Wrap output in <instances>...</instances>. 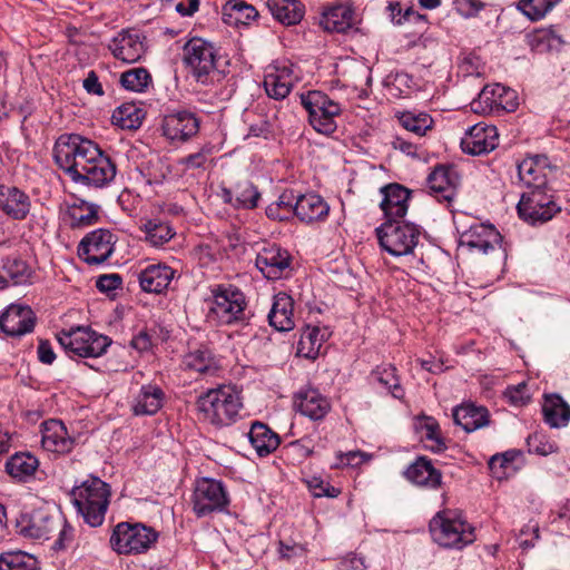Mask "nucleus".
<instances>
[{"instance_id": "338daca9", "label": "nucleus", "mask_w": 570, "mask_h": 570, "mask_svg": "<svg viewBox=\"0 0 570 570\" xmlns=\"http://www.w3.org/2000/svg\"><path fill=\"white\" fill-rule=\"evenodd\" d=\"M83 88L88 94L102 96L104 89L99 82V78L95 71H89L86 79L83 80Z\"/></svg>"}, {"instance_id": "0eeeda50", "label": "nucleus", "mask_w": 570, "mask_h": 570, "mask_svg": "<svg viewBox=\"0 0 570 570\" xmlns=\"http://www.w3.org/2000/svg\"><path fill=\"white\" fill-rule=\"evenodd\" d=\"M61 347L70 357H99L106 353L111 340L92 331L90 327L78 326L57 334Z\"/></svg>"}, {"instance_id": "f3484780", "label": "nucleus", "mask_w": 570, "mask_h": 570, "mask_svg": "<svg viewBox=\"0 0 570 570\" xmlns=\"http://www.w3.org/2000/svg\"><path fill=\"white\" fill-rule=\"evenodd\" d=\"M145 36L141 32L127 29L118 32L108 43L112 56L122 62L135 63L146 52Z\"/></svg>"}, {"instance_id": "b1692460", "label": "nucleus", "mask_w": 570, "mask_h": 570, "mask_svg": "<svg viewBox=\"0 0 570 570\" xmlns=\"http://www.w3.org/2000/svg\"><path fill=\"white\" fill-rule=\"evenodd\" d=\"M502 237L492 225L476 224L461 236L460 245L471 253L489 254L500 246Z\"/></svg>"}, {"instance_id": "2eb2a0df", "label": "nucleus", "mask_w": 570, "mask_h": 570, "mask_svg": "<svg viewBox=\"0 0 570 570\" xmlns=\"http://www.w3.org/2000/svg\"><path fill=\"white\" fill-rule=\"evenodd\" d=\"M161 130L164 137L171 142H184L197 135L199 119L189 110H173L164 116Z\"/></svg>"}, {"instance_id": "0e129e2a", "label": "nucleus", "mask_w": 570, "mask_h": 570, "mask_svg": "<svg viewBox=\"0 0 570 570\" xmlns=\"http://www.w3.org/2000/svg\"><path fill=\"white\" fill-rule=\"evenodd\" d=\"M365 563L363 558L356 554H347L342 558L337 563L336 570H365Z\"/></svg>"}, {"instance_id": "603ef678", "label": "nucleus", "mask_w": 570, "mask_h": 570, "mask_svg": "<svg viewBox=\"0 0 570 570\" xmlns=\"http://www.w3.org/2000/svg\"><path fill=\"white\" fill-rule=\"evenodd\" d=\"M296 197L292 191H284L278 199L266 207V215L274 220H286L294 215Z\"/></svg>"}, {"instance_id": "1a4fd4ad", "label": "nucleus", "mask_w": 570, "mask_h": 570, "mask_svg": "<svg viewBox=\"0 0 570 570\" xmlns=\"http://www.w3.org/2000/svg\"><path fill=\"white\" fill-rule=\"evenodd\" d=\"M229 504V494L222 481L213 478H202L195 481L191 507L197 518L226 512Z\"/></svg>"}, {"instance_id": "e2e57ef3", "label": "nucleus", "mask_w": 570, "mask_h": 570, "mask_svg": "<svg viewBox=\"0 0 570 570\" xmlns=\"http://www.w3.org/2000/svg\"><path fill=\"white\" fill-rule=\"evenodd\" d=\"M391 145H392L393 149L399 150L406 156H410L413 158L419 157L417 145L413 141L407 140L406 138H404L402 136H395L392 139Z\"/></svg>"}, {"instance_id": "f704fd0d", "label": "nucleus", "mask_w": 570, "mask_h": 570, "mask_svg": "<svg viewBox=\"0 0 570 570\" xmlns=\"http://www.w3.org/2000/svg\"><path fill=\"white\" fill-rule=\"evenodd\" d=\"M453 420L465 432H473L489 424V411L472 403L462 404L453 410Z\"/></svg>"}, {"instance_id": "6e6552de", "label": "nucleus", "mask_w": 570, "mask_h": 570, "mask_svg": "<svg viewBox=\"0 0 570 570\" xmlns=\"http://www.w3.org/2000/svg\"><path fill=\"white\" fill-rule=\"evenodd\" d=\"M375 232L381 247L395 257L412 254L421 235L417 225L400 219L386 220Z\"/></svg>"}, {"instance_id": "dca6fc26", "label": "nucleus", "mask_w": 570, "mask_h": 570, "mask_svg": "<svg viewBox=\"0 0 570 570\" xmlns=\"http://www.w3.org/2000/svg\"><path fill=\"white\" fill-rule=\"evenodd\" d=\"M519 180L528 189H547L553 167L544 155H534L522 159L518 166Z\"/></svg>"}, {"instance_id": "a18cd8bd", "label": "nucleus", "mask_w": 570, "mask_h": 570, "mask_svg": "<svg viewBox=\"0 0 570 570\" xmlns=\"http://www.w3.org/2000/svg\"><path fill=\"white\" fill-rule=\"evenodd\" d=\"M4 277H9L14 285L27 283L32 274L30 266L18 255H9L1 259Z\"/></svg>"}, {"instance_id": "f8f14e48", "label": "nucleus", "mask_w": 570, "mask_h": 570, "mask_svg": "<svg viewBox=\"0 0 570 570\" xmlns=\"http://www.w3.org/2000/svg\"><path fill=\"white\" fill-rule=\"evenodd\" d=\"M519 217L530 225H541L552 219L561 207L547 189H529L521 195L517 206Z\"/></svg>"}, {"instance_id": "72a5a7b5", "label": "nucleus", "mask_w": 570, "mask_h": 570, "mask_svg": "<svg viewBox=\"0 0 570 570\" xmlns=\"http://www.w3.org/2000/svg\"><path fill=\"white\" fill-rule=\"evenodd\" d=\"M100 207L83 199H76L67 206L66 219L71 228H83L95 225L99 219Z\"/></svg>"}, {"instance_id": "423d86ee", "label": "nucleus", "mask_w": 570, "mask_h": 570, "mask_svg": "<svg viewBox=\"0 0 570 570\" xmlns=\"http://www.w3.org/2000/svg\"><path fill=\"white\" fill-rule=\"evenodd\" d=\"M213 301L209 317L219 325L243 323L247 318V302L244 293L234 285L219 284L212 289Z\"/></svg>"}, {"instance_id": "a211bd4d", "label": "nucleus", "mask_w": 570, "mask_h": 570, "mask_svg": "<svg viewBox=\"0 0 570 570\" xmlns=\"http://www.w3.org/2000/svg\"><path fill=\"white\" fill-rule=\"evenodd\" d=\"M294 407L301 415L313 422H320L331 412L332 403L318 389L306 386L295 393Z\"/></svg>"}, {"instance_id": "393cba45", "label": "nucleus", "mask_w": 570, "mask_h": 570, "mask_svg": "<svg viewBox=\"0 0 570 570\" xmlns=\"http://www.w3.org/2000/svg\"><path fill=\"white\" fill-rule=\"evenodd\" d=\"M296 80L293 66L282 63L268 68L263 85L269 98L283 100L289 95Z\"/></svg>"}, {"instance_id": "5701e85b", "label": "nucleus", "mask_w": 570, "mask_h": 570, "mask_svg": "<svg viewBox=\"0 0 570 570\" xmlns=\"http://www.w3.org/2000/svg\"><path fill=\"white\" fill-rule=\"evenodd\" d=\"M62 525L60 515H50L46 511L38 510L30 515L22 517L18 522L19 532L24 537L37 540H48L51 534Z\"/></svg>"}, {"instance_id": "9b49d317", "label": "nucleus", "mask_w": 570, "mask_h": 570, "mask_svg": "<svg viewBox=\"0 0 570 570\" xmlns=\"http://www.w3.org/2000/svg\"><path fill=\"white\" fill-rule=\"evenodd\" d=\"M158 533L141 523H118L110 537V544L121 554L141 553L156 542Z\"/></svg>"}, {"instance_id": "864d4df0", "label": "nucleus", "mask_w": 570, "mask_h": 570, "mask_svg": "<svg viewBox=\"0 0 570 570\" xmlns=\"http://www.w3.org/2000/svg\"><path fill=\"white\" fill-rule=\"evenodd\" d=\"M560 0H520L518 8L532 21L543 19Z\"/></svg>"}, {"instance_id": "7ed1b4c3", "label": "nucleus", "mask_w": 570, "mask_h": 570, "mask_svg": "<svg viewBox=\"0 0 570 570\" xmlns=\"http://www.w3.org/2000/svg\"><path fill=\"white\" fill-rule=\"evenodd\" d=\"M73 504L90 527H99L109 504V485L97 476H90L71 491Z\"/></svg>"}, {"instance_id": "79ce46f5", "label": "nucleus", "mask_w": 570, "mask_h": 570, "mask_svg": "<svg viewBox=\"0 0 570 570\" xmlns=\"http://www.w3.org/2000/svg\"><path fill=\"white\" fill-rule=\"evenodd\" d=\"M39 462L30 453H16L6 462V471L12 478L24 481L33 475Z\"/></svg>"}, {"instance_id": "6ab92c4d", "label": "nucleus", "mask_w": 570, "mask_h": 570, "mask_svg": "<svg viewBox=\"0 0 570 570\" xmlns=\"http://www.w3.org/2000/svg\"><path fill=\"white\" fill-rule=\"evenodd\" d=\"M35 325L36 315L28 305L11 304L0 314V328L11 337L31 333Z\"/></svg>"}, {"instance_id": "13d9d810", "label": "nucleus", "mask_w": 570, "mask_h": 570, "mask_svg": "<svg viewBox=\"0 0 570 570\" xmlns=\"http://www.w3.org/2000/svg\"><path fill=\"white\" fill-rule=\"evenodd\" d=\"M307 488L315 498H337L341 490L324 481L321 476H311L306 481Z\"/></svg>"}, {"instance_id": "052dcab7", "label": "nucleus", "mask_w": 570, "mask_h": 570, "mask_svg": "<svg viewBox=\"0 0 570 570\" xmlns=\"http://www.w3.org/2000/svg\"><path fill=\"white\" fill-rule=\"evenodd\" d=\"M505 396L513 405H523L530 400L528 385L522 382L518 385L509 386L505 391Z\"/></svg>"}, {"instance_id": "680f3d73", "label": "nucleus", "mask_w": 570, "mask_h": 570, "mask_svg": "<svg viewBox=\"0 0 570 570\" xmlns=\"http://www.w3.org/2000/svg\"><path fill=\"white\" fill-rule=\"evenodd\" d=\"M122 284V278L119 274H104L100 275L96 281V287L101 293H110L119 288Z\"/></svg>"}, {"instance_id": "2f4dec72", "label": "nucleus", "mask_w": 570, "mask_h": 570, "mask_svg": "<svg viewBox=\"0 0 570 570\" xmlns=\"http://www.w3.org/2000/svg\"><path fill=\"white\" fill-rule=\"evenodd\" d=\"M404 475L413 484L429 489H438L442 482V473L425 456H419L410 464Z\"/></svg>"}, {"instance_id": "09e8293b", "label": "nucleus", "mask_w": 570, "mask_h": 570, "mask_svg": "<svg viewBox=\"0 0 570 570\" xmlns=\"http://www.w3.org/2000/svg\"><path fill=\"white\" fill-rule=\"evenodd\" d=\"M145 112L134 104H124L112 112V121L122 129H137L142 124Z\"/></svg>"}, {"instance_id": "aec40b11", "label": "nucleus", "mask_w": 570, "mask_h": 570, "mask_svg": "<svg viewBox=\"0 0 570 570\" xmlns=\"http://www.w3.org/2000/svg\"><path fill=\"white\" fill-rule=\"evenodd\" d=\"M255 264L267 279L276 281L288 272L291 255L277 244H268L257 253Z\"/></svg>"}, {"instance_id": "7c9ffc66", "label": "nucleus", "mask_w": 570, "mask_h": 570, "mask_svg": "<svg viewBox=\"0 0 570 570\" xmlns=\"http://www.w3.org/2000/svg\"><path fill=\"white\" fill-rule=\"evenodd\" d=\"M174 276L175 271L170 266L153 264L138 274V281L144 292L159 294L167 289Z\"/></svg>"}, {"instance_id": "49530a36", "label": "nucleus", "mask_w": 570, "mask_h": 570, "mask_svg": "<svg viewBox=\"0 0 570 570\" xmlns=\"http://www.w3.org/2000/svg\"><path fill=\"white\" fill-rule=\"evenodd\" d=\"M224 14L229 23L248 24L250 20L258 17L256 8L245 0H229L224 7Z\"/></svg>"}, {"instance_id": "412c9836", "label": "nucleus", "mask_w": 570, "mask_h": 570, "mask_svg": "<svg viewBox=\"0 0 570 570\" xmlns=\"http://www.w3.org/2000/svg\"><path fill=\"white\" fill-rule=\"evenodd\" d=\"M459 183L460 178L456 169L446 165L435 166L426 178L429 193L439 202L450 203L453 200Z\"/></svg>"}, {"instance_id": "bf43d9fd", "label": "nucleus", "mask_w": 570, "mask_h": 570, "mask_svg": "<svg viewBox=\"0 0 570 570\" xmlns=\"http://www.w3.org/2000/svg\"><path fill=\"white\" fill-rule=\"evenodd\" d=\"M210 153L212 147L204 146L197 153L183 157L178 163L179 165L184 166L186 170L203 168L207 163Z\"/></svg>"}, {"instance_id": "37998d69", "label": "nucleus", "mask_w": 570, "mask_h": 570, "mask_svg": "<svg viewBox=\"0 0 570 570\" xmlns=\"http://www.w3.org/2000/svg\"><path fill=\"white\" fill-rule=\"evenodd\" d=\"M141 230L145 233V239L154 247H160L168 243L174 236L175 230L173 227L159 219H149L147 220Z\"/></svg>"}, {"instance_id": "f03ea898", "label": "nucleus", "mask_w": 570, "mask_h": 570, "mask_svg": "<svg viewBox=\"0 0 570 570\" xmlns=\"http://www.w3.org/2000/svg\"><path fill=\"white\" fill-rule=\"evenodd\" d=\"M243 401L235 385L222 384L202 393L196 400L198 416L216 428L230 426L240 419Z\"/></svg>"}, {"instance_id": "20e7f679", "label": "nucleus", "mask_w": 570, "mask_h": 570, "mask_svg": "<svg viewBox=\"0 0 570 570\" xmlns=\"http://www.w3.org/2000/svg\"><path fill=\"white\" fill-rule=\"evenodd\" d=\"M183 61L193 78L203 86L214 83L217 70L218 49L206 39L194 37L183 47Z\"/></svg>"}, {"instance_id": "a19ab883", "label": "nucleus", "mask_w": 570, "mask_h": 570, "mask_svg": "<svg viewBox=\"0 0 570 570\" xmlns=\"http://www.w3.org/2000/svg\"><path fill=\"white\" fill-rule=\"evenodd\" d=\"M542 412L551 428L566 426L570 420V406L558 394L546 395Z\"/></svg>"}, {"instance_id": "4c0bfd02", "label": "nucleus", "mask_w": 570, "mask_h": 570, "mask_svg": "<svg viewBox=\"0 0 570 570\" xmlns=\"http://www.w3.org/2000/svg\"><path fill=\"white\" fill-rule=\"evenodd\" d=\"M224 200L236 208L253 209L257 207L261 194L249 180L239 181L234 189L223 190Z\"/></svg>"}, {"instance_id": "4be33fe9", "label": "nucleus", "mask_w": 570, "mask_h": 570, "mask_svg": "<svg viewBox=\"0 0 570 570\" xmlns=\"http://www.w3.org/2000/svg\"><path fill=\"white\" fill-rule=\"evenodd\" d=\"M499 144V135L494 126L476 124L470 127L461 139L463 153L479 156L495 149Z\"/></svg>"}, {"instance_id": "c03bdc74", "label": "nucleus", "mask_w": 570, "mask_h": 570, "mask_svg": "<svg viewBox=\"0 0 570 570\" xmlns=\"http://www.w3.org/2000/svg\"><path fill=\"white\" fill-rule=\"evenodd\" d=\"M372 380L390 392L395 399L403 396V389L396 375V368L392 364L376 366L371 373Z\"/></svg>"}, {"instance_id": "4d7b16f0", "label": "nucleus", "mask_w": 570, "mask_h": 570, "mask_svg": "<svg viewBox=\"0 0 570 570\" xmlns=\"http://www.w3.org/2000/svg\"><path fill=\"white\" fill-rule=\"evenodd\" d=\"M529 452L539 455H549L557 452V444L551 441L544 433L534 432L527 438Z\"/></svg>"}, {"instance_id": "58836bf2", "label": "nucleus", "mask_w": 570, "mask_h": 570, "mask_svg": "<svg viewBox=\"0 0 570 570\" xmlns=\"http://www.w3.org/2000/svg\"><path fill=\"white\" fill-rule=\"evenodd\" d=\"M248 439L259 456H267L279 445V436L266 424L254 422L248 432Z\"/></svg>"}, {"instance_id": "69168bd1", "label": "nucleus", "mask_w": 570, "mask_h": 570, "mask_svg": "<svg viewBox=\"0 0 570 570\" xmlns=\"http://www.w3.org/2000/svg\"><path fill=\"white\" fill-rule=\"evenodd\" d=\"M38 358L43 364H52L56 360V354L52 350L51 344L46 340H40L37 348Z\"/></svg>"}, {"instance_id": "39448f33", "label": "nucleus", "mask_w": 570, "mask_h": 570, "mask_svg": "<svg viewBox=\"0 0 570 570\" xmlns=\"http://www.w3.org/2000/svg\"><path fill=\"white\" fill-rule=\"evenodd\" d=\"M430 532L433 540L444 548L460 550L475 540L474 528L451 510L436 513L430 521Z\"/></svg>"}, {"instance_id": "a878e982", "label": "nucleus", "mask_w": 570, "mask_h": 570, "mask_svg": "<svg viewBox=\"0 0 570 570\" xmlns=\"http://www.w3.org/2000/svg\"><path fill=\"white\" fill-rule=\"evenodd\" d=\"M383 196L380 208L383 210L386 220L403 218L409 209L411 190L400 184H389L381 188Z\"/></svg>"}, {"instance_id": "5fc2aeb1", "label": "nucleus", "mask_w": 570, "mask_h": 570, "mask_svg": "<svg viewBox=\"0 0 570 570\" xmlns=\"http://www.w3.org/2000/svg\"><path fill=\"white\" fill-rule=\"evenodd\" d=\"M417 429L422 438L433 442V444L430 446L432 451L441 452L445 449L444 441L440 434V426L433 417L423 416L420 419Z\"/></svg>"}, {"instance_id": "473e14b6", "label": "nucleus", "mask_w": 570, "mask_h": 570, "mask_svg": "<svg viewBox=\"0 0 570 570\" xmlns=\"http://www.w3.org/2000/svg\"><path fill=\"white\" fill-rule=\"evenodd\" d=\"M165 393L156 384L142 385L134 396L131 411L135 415H154L163 406Z\"/></svg>"}, {"instance_id": "bb28decb", "label": "nucleus", "mask_w": 570, "mask_h": 570, "mask_svg": "<svg viewBox=\"0 0 570 570\" xmlns=\"http://www.w3.org/2000/svg\"><path fill=\"white\" fill-rule=\"evenodd\" d=\"M41 444L46 451L65 454L72 450L75 440L60 420H48L41 424Z\"/></svg>"}, {"instance_id": "e433bc0d", "label": "nucleus", "mask_w": 570, "mask_h": 570, "mask_svg": "<svg viewBox=\"0 0 570 570\" xmlns=\"http://www.w3.org/2000/svg\"><path fill=\"white\" fill-rule=\"evenodd\" d=\"M320 24L330 32H346L354 24V12L348 6H333L323 12Z\"/></svg>"}, {"instance_id": "ddd939ff", "label": "nucleus", "mask_w": 570, "mask_h": 570, "mask_svg": "<svg viewBox=\"0 0 570 570\" xmlns=\"http://www.w3.org/2000/svg\"><path fill=\"white\" fill-rule=\"evenodd\" d=\"M116 242V235L109 229H95L81 239L78 256L89 265L102 264L114 253Z\"/></svg>"}, {"instance_id": "de8ad7c7", "label": "nucleus", "mask_w": 570, "mask_h": 570, "mask_svg": "<svg viewBox=\"0 0 570 570\" xmlns=\"http://www.w3.org/2000/svg\"><path fill=\"white\" fill-rule=\"evenodd\" d=\"M326 330L320 327H309L302 333L298 342V351L304 353L308 358H314L322 347L323 342L327 338Z\"/></svg>"}, {"instance_id": "c85d7f7f", "label": "nucleus", "mask_w": 570, "mask_h": 570, "mask_svg": "<svg viewBox=\"0 0 570 570\" xmlns=\"http://www.w3.org/2000/svg\"><path fill=\"white\" fill-rule=\"evenodd\" d=\"M330 213L328 204L315 193H308L296 197L294 215L305 224L323 222Z\"/></svg>"}, {"instance_id": "3c124183", "label": "nucleus", "mask_w": 570, "mask_h": 570, "mask_svg": "<svg viewBox=\"0 0 570 570\" xmlns=\"http://www.w3.org/2000/svg\"><path fill=\"white\" fill-rule=\"evenodd\" d=\"M151 75L142 67L132 68L121 73L120 83L121 86L135 92L145 91L151 83Z\"/></svg>"}, {"instance_id": "c756f323", "label": "nucleus", "mask_w": 570, "mask_h": 570, "mask_svg": "<svg viewBox=\"0 0 570 570\" xmlns=\"http://www.w3.org/2000/svg\"><path fill=\"white\" fill-rule=\"evenodd\" d=\"M269 325L278 332H289L295 327L294 301L292 296L279 292L274 296L272 308L268 313Z\"/></svg>"}, {"instance_id": "c9c22d12", "label": "nucleus", "mask_w": 570, "mask_h": 570, "mask_svg": "<svg viewBox=\"0 0 570 570\" xmlns=\"http://www.w3.org/2000/svg\"><path fill=\"white\" fill-rule=\"evenodd\" d=\"M185 370L197 373L199 376H214L220 366L214 354L207 348H198L187 353L183 360Z\"/></svg>"}, {"instance_id": "8fccbe9b", "label": "nucleus", "mask_w": 570, "mask_h": 570, "mask_svg": "<svg viewBox=\"0 0 570 570\" xmlns=\"http://www.w3.org/2000/svg\"><path fill=\"white\" fill-rule=\"evenodd\" d=\"M399 121L405 130L417 137H423L433 126V119L426 112L404 111L399 116Z\"/></svg>"}, {"instance_id": "9d476101", "label": "nucleus", "mask_w": 570, "mask_h": 570, "mask_svg": "<svg viewBox=\"0 0 570 570\" xmlns=\"http://www.w3.org/2000/svg\"><path fill=\"white\" fill-rule=\"evenodd\" d=\"M301 104L308 112L311 126L320 134L331 135L336 128V117L340 116L341 106L327 95L318 90H311L301 95Z\"/></svg>"}, {"instance_id": "6e6d98bb", "label": "nucleus", "mask_w": 570, "mask_h": 570, "mask_svg": "<svg viewBox=\"0 0 570 570\" xmlns=\"http://www.w3.org/2000/svg\"><path fill=\"white\" fill-rule=\"evenodd\" d=\"M35 559L22 551L6 552L0 556V570H33Z\"/></svg>"}, {"instance_id": "774afa93", "label": "nucleus", "mask_w": 570, "mask_h": 570, "mask_svg": "<svg viewBox=\"0 0 570 570\" xmlns=\"http://www.w3.org/2000/svg\"><path fill=\"white\" fill-rule=\"evenodd\" d=\"M130 345L138 352L149 351L153 345L151 336L147 332L141 331L132 337Z\"/></svg>"}, {"instance_id": "f257e3e1", "label": "nucleus", "mask_w": 570, "mask_h": 570, "mask_svg": "<svg viewBox=\"0 0 570 570\" xmlns=\"http://www.w3.org/2000/svg\"><path fill=\"white\" fill-rule=\"evenodd\" d=\"M53 158L75 183L105 187L116 176V165L99 146L76 134L61 135L53 147Z\"/></svg>"}, {"instance_id": "ea45409f", "label": "nucleus", "mask_w": 570, "mask_h": 570, "mask_svg": "<svg viewBox=\"0 0 570 570\" xmlns=\"http://www.w3.org/2000/svg\"><path fill=\"white\" fill-rule=\"evenodd\" d=\"M272 16L285 26L298 23L304 17V7L299 0H267Z\"/></svg>"}, {"instance_id": "4468645a", "label": "nucleus", "mask_w": 570, "mask_h": 570, "mask_svg": "<svg viewBox=\"0 0 570 570\" xmlns=\"http://www.w3.org/2000/svg\"><path fill=\"white\" fill-rule=\"evenodd\" d=\"M474 112L513 111L518 107L515 91L501 83L487 85L471 102Z\"/></svg>"}, {"instance_id": "cd10ccee", "label": "nucleus", "mask_w": 570, "mask_h": 570, "mask_svg": "<svg viewBox=\"0 0 570 570\" xmlns=\"http://www.w3.org/2000/svg\"><path fill=\"white\" fill-rule=\"evenodd\" d=\"M0 209L10 218L23 220L31 209V199L23 190L0 185Z\"/></svg>"}]
</instances>
